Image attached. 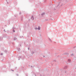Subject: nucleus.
<instances>
[{
    "mask_svg": "<svg viewBox=\"0 0 76 76\" xmlns=\"http://www.w3.org/2000/svg\"><path fill=\"white\" fill-rule=\"evenodd\" d=\"M16 38L15 37H14V40H16Z\"/></svg>",
    "mask_w": 76,
    "mask_h": 76,
    "instance_id": "15",
    "label": "nucleus"
},
{
    "mask_svg": "<svg viewBox=\"0 0 76 76\" xmlns=\"http://www.w3.org/2000/svg\"><path fill=\"white\" fill-rule=\"evenodd\" d=\"M1 55H3V53H1Z\"/></svg>",
    "mask_w": 76,
    "mask_h": 76,
    "instance_id": "21",
    "label": "nucleus"
},
{
    "mask_svg": "<svg viewBox=\"0 0 76 76\" xmlns=\"http://www.w3.org/2000/svg\"><path fill=\"white\" fill-rule=\"evenodd\" d=\"M54 61H56V60Z\"/></svg>",
    "mask_w": 76,
    "mask_h": 76,
    "instance_id": "28",
    "label": "nucleus"
},
{
    "mask_svg": "<svg viewBox=\"0 0 76 76\" xmlns=\"http://www.w3.org/2000/svg\"><path fill=\"white\" fill-rule=\"evenodd\" d=\"M31 54H34L35 53V52H34V51H31Z\"/></svg>",
    "mask_w": 76,
    "mask_h": 76,
    "instance_id": "9",
    "label": "nucleus"
},
{
    "mask_svg": "<svg viewBox=\"0 0 76 76\" xmlns=\"http://www.w3.org/2000/svg\"><path fill=\"white\" fill-rule=\"evenodd\" d=\"M67 66H65L64 67V69L65 70H66V69H67Z\"/></svg>",
    "mask_w": 76,
    "mask_h": 76,
    "instance_id": "6",
    "label": "nucleus"
},
{
    "mask_svg": "<svg viewBox=\"0 0 76 76\" xmlns=\"http://www.w3.org/2000/svg\"><path fill=\"white\" fill-rule=\"evenodd\" d=\"M65 55H67V56L69 55V54L67 53L65 54Z\"/></svg>",
    "mask_w": 76,
    "mask_h": 76,
    "instance_id": "16",
    "label": "nucleus"
},
{
    "mask_svg": "<svg viewBox=\"0 0 76 76\" xmlns=\"http://www.w3.org/2000/svg\"><path fill=\"white\" fill-rule=\"evenodd\" d=\"M0 40L1 41H2L3 40V37H0Z\"/></svg>",
    "mask_w": 76,
    "mask_h": 76,
    "instance_id": "7",
    "label": "nucleus"
},
{
    "mask_svg": "<svg viewBox=\"0 0 76 76\" xmlns=\"http://www.w3.org/2000/svg\"><path fill=\"white\" fill-rule=\"evenodd\" d=\"M40 76H42V75H41V74H40Z\"/></svg>",
    "mask_w": 76,
    "mask_h": 76,
    "instance_id": "26",
    "label": "nucleus"
},
{
    "mask_svg": "<svg viewBox=\"0 0 76 76\" xmlns=\"http://www.w3.org/2000/svg\"><path fill=\"white\" fill-rule=\"evenodd\" d=\"M28 50H29V48H28Z\"/></svg>",
    "mask_w": 76,
    "mask_h": 76,
    "instance_id": "23",
    "label": "nucleus"
},
{
    "mask_svg": "<svg viewBox=\"0 0 76 76\" xmlns=\"http://www.w3.org/2000/svg\"><path fill=\"white\" fill-rule=\"evenodd\" d=\"M43 56L44 57H45V56L43 55Z\"/></svg>",
    "mask_w": 76,
    "mask_h": 76,
    "instance_id": "24",
    "label": "nucleus"
},
{
    "mask_svg": "<svg viewBox=\"0 0 76 76\" xmlns=\"http://www.w3.org/2000/svg\"><path fill=\"white\" fill-rule=\"evenodd\" d=\"M19 50H20V48H19Z\"/></svg>",
    "mask_w": 76,
    "mask_h": 76,
    "instance_id": "36",
    "label": "nucleus"
},
{
    "mask_svg": "<svg viewBox=\"0 0 76 76\" xmlns=\"http://www.w3.org/2000/svg\"><path fill=\"white\" fill-rule=\"evenodd\" d=\"M26 76H28V75H27Z\"/></svg>",
    "mask_w": 76,
    "mask_h": 76,
    "instance_id": "35",
    "label": "nucleus"
},
{
    "mask_svg": "<svg viewBox=\"0 0 76 76\" xmlns=\"http://www.w3.org/2000/svg\"><path fill=\"white\" fill-rule=\"evenodd\" d=\"M8 51L7 50H4V52H5V53H7Z\"/></svg>",
    "mask_w": 76,
    "mask_h": 76,
    "instance_id": "13",
    "label": "nucleus"
},
{
    "mask_svg": "<svg viewBox=\"0 0 76 76\" xmlns=\"http://www.w3.org/2000/svg\"><path fill=\"white\" fill-rule=\"evenodd\" d=\"M16 4H17V3L16 2H15Z\"/></svg>",
    "mask_w": 76,
    "mask_h": 76,
    "instance_id": "33",
    "label": "nucleus"
},
{
    "mask_svg": "<svg viewBox=\"0 0 76 76\" xmlns=\"http://www.w3.org/2000/svg\"><path fill=\"white\" fill-rule=\"evenodd\" d=\"M38 28H37V26H35V28L34 29H38V30H40V28L39 27V26H38Z\"/></svg>",
    "mask_w": 76,
    "mask_h": 76,
    "instance_id": "2",
    "label": "nucleus"
},
{
    "mask_svg": "<svg viewBox=\"0 0 76 76\" xmlns=\"http://www.w3.org/2000/svg\"><path fill=\"white\" fill-rule=\"evenodd\" d=\"M23 17H21V21H22L23 20Z\"/></svg>",
    "mask_w": 76,
    "mask_h": 76,
    "instance_id": "12",
    "label": "nucleus"
},
{
    "mask_svg": "<svg viewBox=\"0 0 76 76\" xmlns=\"http://www.w3.org/2000/svg\"><path fill=\"white\" fill-rule=\"evenodd\" d=\"M20 46H21V45L20 44Z\"/></svg>",
    "mask_w": 76,
    "mask_h": 76,
    "instance_id": "27",
    "label": "nucleus"
},
{
    "mask_svg": "<svg viewBox=\"0 0 76 76\" xmlns=\"http://www.w3.org/2000/svg\"><path fill=\"white\" fill-rule=\"evenodd\" d=\"M62 1H64V2H66L67 1V0H61Z\"/></svg>",
    "mask_w": 76,
    "mask_h": 76,
    "instance_id": "4",
    "label": "nucleus"
},
{
    "mask_svg": "<svg viewBox=\"0 0 76 76\" xmlns=\"http://www.w3.org/2000/svg\"><path fill=\"white\" fill-rule=\"evenodd\" d=\"M45 15V12H43L41 14V15L42 16H43V15Z\"/></svg>",
    "mask_w": 76,
    "mask_h": 76,
    "instance_id": "8",
    "label": "nucleus"
},
{
    "mask_svg": "<svg viewBox=\"0 0 76 76\" xmlns=\"http://www.w3.org/2000/svg\"><path fill=\"white\" fill-rule=\"evenodd\" d=\"M31 19L32 20L34 19V16H32L31 18Z\"/></svg>",
    "mask_w": 76,
    "mask_h": 76,
    "instance_id": "5",
    "label": "nucleus"
},
{
    "mask_svg": "<svg viewBox=\"0 0 76 76\" xmlns=\"http://www.w3.org/2000/svg\"><path fill=\"white\" fill-rule=\"evenodd\" d=\"M75 69H76V68H75Z\"/></svg>",
    "mask_w": 76,
    "mask_h": 76,
    "instance_id": "37",
    "label": "nucleus"
},
{
    "mask_svg": "<svg viewBox=\"0 0 76 76\" xmlns=\"http://www.w3.org/2000/svg\"><path fill=\"white\" fill-rule=\"evenodd\" d=\"M20 14H21V12H20L19 13V14L20 15Z\"/></svg>",
    "mask_w": 76,
    "mask_h": 76,
    "instance_id": "20",
    "label": "nucleus"
},
{
    "mask_svg": "<svg viewBox=\"0 0 76 76\" xmlns=\"http://www.w3.org/2000/svg\"><path fill=\"white\" fill-rule=\"evenodd\" d=\"M4 32H6V31H5V29H4Z\"/></svg>",
    "mask_w": 76,
    "mask_h": 76,
    "instance_id": "19",
    "label": "nucleus"
},
{
    "mask_svg": "<svg viewBox=\"0 0 76 76\" xmlns=\"http://www.w3.org/2000/svg\"><path fill=\"white\" fill-rule=\"evenodd\" d=\"M11 71H12V72H14V70H12V69H11Z\"/></svg>",
    "mask_w": 76,
    "mask_h": 76,
    "instance_id": "18",
    "label": "nucleus"
},
{
    "mask_svg": "<svg viewBox=\"0 0 76 76\" xmlns=\"http://www.w3.org/2000/svg\"><path fill=\"white\" fill-rule=\"evenodd\" d=\"M62 6H63V4L61 2H59V3H58V5L56 7H58L59 8H60Z\"/></svg>",
    "mask_w": 76,
    "mask_h": 76,
    "instance_id": "1",
    "label": "nucleus"
},
{
    "mask_svg": "<svg viewBox=\"0 0 76 76\" xmlns=\"http://www.w3.org/2000/svg\"><path fill=\"white\" fill-rule=\"evenodd\" d=\"M33 67L32 66H31V67Z\"/></svg>",
    "mask_w": 76,
    "mask_h": 76,
    "instance_id": "29",
    "label": "nucleus"
},
{
    "mask_svg": "<svg viewBox=\"0 0 76 76\" xmlns=\"http://www.w3.org/2000/svg\"><path fill=\"white\" fill-rule=\"evenodd\" d=\"M71 56H73V53H72L71 54Z\"/></svg>",
    "mask_w": 76,
    "mask_h": 76,
    "instance_id": "17",
    "label": "nucleus"
},
{
    "mask_svg": "<svg viewBox=\"0 0 76 76\" xmlns=\"http://www.w3.org/2000/svg\"><path fill=\"white\" fill-rule=\"evenodd\" d=\"M45 20H46V21H47L48 20V19H46Z\"/></svg>",
    "mask_w": 76,
    "mask_h": 76,
    "instance_id": "22",
    "label": "nucleus"
},
{
    "mask_svg": "<svg viewBox=\"0 0 76 76\" xmlns=\"http://www.w3.org/2000/svg\"><path fill=\"white\" fill-rule=\"evenodd\" d=\"M68 61L69 62V63H70V62H71V60L69 59H68Z\"/></svg>",
    "mask_w": 76,
    "mask_h": 76,
    "instance_id": "11",
    "label": "nucleus"
},
{
    "mask_svg": "<svg viewBox=\"0 0 76 76\" xmlns=\"http://www.w3.org/2000/svg\"><path fill=\"white\" fill-rule=\"evenodd\" d=\"M65 73H66V71H65Z\"/></svg>",
    "mask_w": 76,
    "mask_h": 76,
    "instance_id": "32",
    "label": "nucleus"
},
{
    "mask_svg": "<svg viewBox=\"0 0 76 76\" xmlns=\"http://www.w3.org/2000/svg\"><path fill=\"white\" fill-rule=\"evenodd\" d=\"M16 29V28L15 27H12V31L14 32H15V30Z\"/></svg>",
    "mask_w": 76,
    "mask_h": 76,
    "instance_id": "3",
    "label": "nucleus"
},
{
    "mask_svg": "<svg viewBox=\"0 0 76 76\" xmlns=\"http://www.w3.org/2000/svg\"><path fill=\"white\" fill-rule=\"evenodd\" d=\"M20 58H21V56H19L18 57V60H20Z\"/></svg>",
    "mask_w": 76,
    "mask_h": 76,
    "instance_id": "10",
    "label": "nucleus"
},
{
    "mask_svg": "<svg viewBox=\"0 0 76 76\" xmlns=\"http://www.w3.org/2000/svg\"><path fill=\"white\" fill-rule=\"evenodd\" d=\"M17 76H19V75L18 74L17 75Z\"/></svg>",
    "mask_w": 76,
    "mask_h": 76,
    "instance_id": "25",
    "label": "nucleus"
},
{
    "mask_svg": "<svg viewBox=\"0 0 76 76\" xmlns=\"http://www.w3.org/2000/svg\"><path fill=\"white\" fill-rule=\"evenodd\" d=\"M49 39L50 40V42H52V41H51V40L50 38H49Z\"/></svg>",
    "mask_w": 76,
    "mask_h": 76,
    "instance_id": "14",
    "label": "nucleus"
},
{
    "mask_svg": "<svg viewBox=\"0 0 76 76\" xmlns=\"http://www.w3.org/2000/svg\"><path fill=\"white\" fill-rule=\"evenodd\" d=\"M7 4H9V3H8V2H7Z\"/></svg>",
    "mask_w": 76,
    "mask_h": 76,
    "instance_id": "30",
    "label": "nucleus"
},
{
    "mask_svg": "<svg viewBox=\"0 0 76 76\" xmlns=\"http://www.w3.org/2000/svg\"><path fill=\"white\" fill-rule=\"evenodd\" d=\"M16 68H17L16 67H15V69H16Z\"/></svg>",
    "mask_w": 76,
    "mask_h": 76,
    "instance_id": "34",
    "label": "nucleus"
},
{
    "mask_svg": "<svg viewBox=\"0 0 76 76\" xmlns=\"http://www.w3.org/2000/svg\"><path fill=\"white\" fill-rule=\"evenodd\" d=\"M75 47H74V48H75Z\"/></svg>",
    "mask_w": 76,
    "mask_h": 76,
    "instance_id": "31",
    "label": "nucleus"
}]
</instances>
